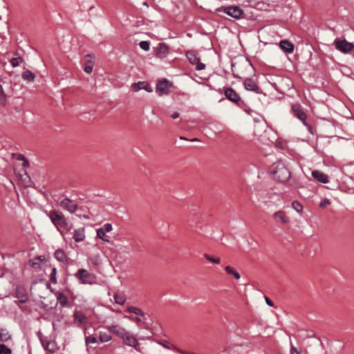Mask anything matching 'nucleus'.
Masks as SVG:
<instances>
[{
	"label": "nucleus",
	"mask_w": 354,
	"mask_h": 354,
	"mask_svg": "<svg viewBox=\"0 0 354 354\" xmlns=\"http://www.w3.org/2000/svg\"><path fill=\"white\" fill-rule=\"evenodd\" d=\"M270 173L276 180L285 182L290 177L289 170L285 167L281 162L274 163L270 168Z\"/></svg>",
	"instance_id": "1"
},
{
	"label": "nucleus",
	"mask_w": 354,
	"mask_h": 354,
	"mask_svg": "<svg viewBox=\"0 0 354 354\" xmlns=\"http://www.w3.org/2000/svg\"><path fill=\"white\" fill-rule=\"evenodd\" d=\"M48 215L57 230L62 234L63 230L66 229L68 225L64 215L57 210L49 212Z\"/></svg>",
	"instance_id": "2"
},
{
	"label": "nucleus",
	"mask_w": 354,
	"mask_h": 354,
	"mask_svg": "<svg viewBox=\"0 0 354 354\" xmlns=\"http://www.w3.org/2000/svg\"><path fill=\"white\" fill-rule=\"evenodd\" d=\"M335 48L344 53H348L354 49V44L347 41L346 39H335L334 41Z\"/></svg>",
	"instance_id": "3"
},
{
	"label": "nucleus",
	"mask_w": 354,
	"mask_h": 354,
	"mask_svg": "<svg viewBox=\"0 0 354 354\" xmlns=\"http://www.w3.org/2000/svg\"><path fill=\"white\" fill-rule=\"evenodd\" d=\"M186 57L192 64L196 65V69L197 71H201L205 69V64L201 62L200 58L197 55L196 52L193 50H189L186 53Z\"/></svg>",
	"instance_id": "4"
},
{
	"label": "nucleus",
	"mask_w": 354,
	"mask_h": 354,
	"mask_svg": "<svg viewBox=\"0 0 354 354\" xmlns=\"http://www.w3.org/2000/svg\"><path fill=\"white\" fill-rule=\"evenodd\" d=\"M113 227L112 225L110 223H106L104 224L102 227L97 230V236L99 239L102 240L104 242L109 243L110 242V237L109 236L106 235V234L107 232H109L112 230Z\"/></svg>",
	"instance_id": "5"
},
{
	"label": "nucleus",
	"mask_w": 354,
	"mask_h": 354,
	"mask_svg": "<svg viewBox=\"0 0 354 354\" xmlns=\"http://www.w3.org/2000/svg\"><path fill=\"white\" fill-rule=\"evenodd\" d=\"M124 345L134 348L137 351L142 352L138 339L130 332L122 339Z\"/></svg>",
	"instance_id": "6"
},
{
	"label": "nucleus",
	"mask_w": 354,
	"mask_h": 354,
	"mask_svg": "<svg viewBox=\"0 0 354 354\" xmlns=\"http://www.w3.org/2000/svg\"><path fill=\"white\" fill-rule=\"evenodd\" d=\"M107 329L121 339H123L129 333L126 328L118 324L109 326Z\"/></svg>",
	"instance_id": "7"
},
{
	"label": "nucleus",
	"mask_w": 354,
	"mask_h": 354,
	"mask_svg": "<svg viewBox=\"0 0 354 354\" xmlns=\"http://www.w3.org/2000/svg\"><path fill=\"white\" fill-rule=\"evenodd\" d=\"M171 86V84L169 81L166 80L160 81L156 85V92L159 95H167L169 93Z\"/></svg>",
	"instance_id": "8"
},
{
	"label": "nucleus",
	"mask_w": 354,
	"mask_h": 354,
	"mask_svg": "<svg viewBox=\"0 0 354 354\" xmlns=\"http://www.w3.org/2000/svg\"><path fill=\"white\" fill-rule=\"evenodd\" d=\"M292 110L294 115L306 124V113L304 111L301 106L299 104H295L292 106Z\"/></svg>",
	"instance_id": "9"
},
{
	"label": "nucleus",
	"mask_w": 354,
	"mask_h": 354,
	"mask_svg": "<svg viewBox=\"0 0 354 354\" xmlns=\"http://www.w3.org/2000/svg\"><path fill=\"white\" fill-rule=\"evenodd\" d=\"M59 205L61 207L68 211L71 213H74L77 208V205L73 201L67 198L61 201Z\"/></svg>",
	"instance_id": "10"
},
{
	"label": "nucleus",
	"mask_w": 354,
	"mask_h": 354,
	"mask_svg": "<svg viewBox=\"0 0 354 354\" xmlns=\"http://www.w3.org/2000/svg\"><path fill=\"white\" fill-rule=\"evenodd\" d=\"M169 48L165 43H160L157 47L155 48V53L159 58H165L169 53Z\"/></svg>",
	"instance_id": "11"
},
{
	"label": "nucleus",
	"mask_w": 354,
	"mask_h": 354,
	"mask_svg": "<svg viewBox=\"0 0 354 354\" xmlns=\"http://www.w3.org/2000/svg\"><path fill=\"white\" fill-rule=\"evenodd\" d=\"M273 218L277 222H279L282 224H288L290 223V217L286 212L282 210L274 213Z\"/></svg>",
	"instance_id": "12"
},
{
	"label": "nucleus",
	"mask_w": 354,
	"mask_h": 354,
	"mask_svg": "<svg viewBox=\"0 0 354 354\" xmlns=\"http://www.w3.org/2000/svg\"><path fill=\"white\" fill-rule=\"evenodd\" d=\"M225 13L235 19H239L243 14V12L238 6H230L225 9Z\"/></svg>",
	"instance_id": "13"
},
{
	"label": "nucleus",
	"mask_w": 354,
	"mask_h": 354,
	"mask_svg": "<svg viewBox=\"0 0 354 354\" xmlns=\"http://www.w3.org/2000/svg\"><path fill=\"white\" fill-rule=\"evenodd\" d=\"M131 88L134 92H138L141 89H144L149 93L152 92V88L150 85L145 81H140L138 82L133 83L131 85Z\"/></svg>",
	"instance_id": "14"
},
{
	"label": "nucleus",
	"mask_w": 354,
	"mask_h": 354,
	"mask_svg": "<svg viewBox=\"0 0 354 354\" xmlns=\"http://www.w3.org/2000/svg\"><path fill=\"white\" fill-rule=\"evenodd\" d=\"M76 277L84 284L91 283L89 279L91 274L85 269H80L75 274Z\"/></svg>",
	"instance_id": "15"
},
{
	"label": "nucleus",
	"mask_w": 354,
	"mask_h": 354,
	"mask_svg": "<svg viewBox=\"0 0 354 354\" xmlns=\"http://www.w3.org/2000/svg\"><path fill=\"white\" fill-rule=\"evenodd\" d=\"M244 88L250 91H253L256 93H259V86L257 84V82L254 80L252 78H247L244 80L243 82Z\"/></svg>",
	"instance_id": "16"
},
{
	"label": "nucleus",
	"mask_w": 354,
	"mask_h": 354,
	"mask_svg": "<svg viewBox=\"0 0 354 354\" xmlns=\"http://www.w3.org/2000/svg\"><path fill=\"white\" fill-rule=\"evenodd\" d=\"M225 95L229 100L234 103H238L241 100L240 96L232 88H227L225 90Z\"/></svg>",
	"instance_id": "17"
},
{
	"label": "nucleus",
	"mask_w": 354,
	"mask_h": 354,
	"mask_svg": "<svg viewBox=\"0 0 354 354\" xmlns=\"http://www.w3.org/2000/svg\"><path fill=\"white\" fill-rule=\"evenodd\" d=\"M85 228L79 227L75 229L73 232V238L76 242H82L85 239Z\"/></svg>",
	"instance_id": "18"
},
{
	"label": "nucleus",
	"mask_w": 354,
	"mask_h": 354,
	"mask_svg": "<svg viewBox=\"0 0 354 354\" xmlns=\"http://www.w3.org/2000/svg\"><path fill=\"white\" fill-rule=\"evenodd\" d=\"M312 176L315 180L320 183H327L328 182V178L327 175L318 170L313 171L312 172Z\"/></svg>",
	"instance_id": "19"
},
{
	"label": "nucleus",
	"mask_w": 354,
	"mask_h": 354,
	"mask_svg": "<svg viewBox=\"0 0 354 354\" xmlns=\"http://www.w3.org/2000/svg\"><path fill=\"white\" fill-rule=\"evenodd\" d=\"M16 297L19 299L20 303L24 304L28 300V294L26 290L21 288H17Z\"/></svg>",
	"instance_id": "20"
},
{
	"label": "nucleus",
	"mask_w": 354,
	"mask_h": 354,
	"mask_svg": "<svg viewBox=\"0 0 354 354\" xmlns=\"http://www.w3.org/2000/svg\"><path fill=\"white\" fill-rule=\"evenodd\" d=\"M281 48L286 53H291L294 50V46L292 44L287 40L281 41L279 43Z\"/></svg>",
	"instance_id": "21"
},
{
	"label": "nucleus",
	"mask_w": 354,
	"mask_h": 354,
	"mask_svg": "<svg viewBox=\"0 0 354 354\" xmlns=\"http://www.w3.org/2000/svg\"><path fill=\"white\" fill-rule=\"evenodd\" d=\"M75 322L80 325H84L87 322L86 317L80 311H76L74 314Z\"/></svg>",
	"instance_id": "22"
},
{
	"label": "nucleus",
	"mask_w": 354,
	"mask_h": 354,
	"mask_svg": "<svg viewBox=\"0 0 354 354\" xmlns=\"http://www.w3.org/2000/svg\"><path fill=\"white\" fill-rule=\"evenodd\" d=\"M55 259L63 263H66L68 261V257L66 253L62 250H57L55 252Z\"/></svg>",
	"instance_id": "23"
},
{
	"label": "nucleus",
	"mask_w": 354,
	"mask_h": 354,
	"mask_svg": "<svg viewBox=\"0 0 354 354\" xmlns=\"http://www.w3.org/2000/svg\"><path fill=\"white\" fill-rule=\"evenodd\" d=\"M111 333L109 330L108 331H100L99 342L103 343L110 341L112 339Z\"/></svg>",
	"instance_id": "24"
},
{
	"label": "nucleus",
	"mask_w": 354,
	"mask_h": 354,
	"mask_svg": "<svg viewBox=\"0 0 354 354\" xmlns=\"http://www.w3.org/2000/svg\"><path fill=\"white\" fill-rule=\"evenodd\" d=\"M84 335H85L86 344L88 345L89 344H95L97 342V337H95V336L88 335V333L87 332V330L86 329L84 330Z\"/></svg>",
	"instance_id": "25"
},
{
	"label": "nucleus",
	"mask_w": 354,
	"mask_h": 354,
	"mask_svg": "<svg viewBox=\"0 0 354 354\" xmlns=\"http://www.w3.org/2000/svg\"><path fill=\"white\" fill-rule=\"evenodd\" d=\"M114 301L119 305H124L126 301V296L124 294H115L113 296Z\"/></svg>",
	"instance_id": "26"
},
{
	"label": "nucleus",
	"mask_w": 354,
	"mask_h": 354,
	"mask_svg": "<svg viewBox=\"0 0 354 354\" xmlns=\"http://www.w3.org/2000/svg\"><path fill=\"white\" fill-rule=\"evenodd\" d=\"M90 262L94 266H98L101 263V256L99 253L93 254L89 257Z\"/></svg>",
	"instance_id": "27"
},
{
	"label": "nucleus",
	"mask_w": 354,
	"mask_h": 354,
	"mask_svg": "<svg viewBox=\"0 0 354 354\" xmlns=\"http://www.w3.org/2000/svg\"><path fill=\"white\" fill-rule=\"evenodd\" d=\"M127 311L130 313L136 314L138 316H144L145 315L144 312L141 309H140L137 307H134V306L127 307Z\"/></svg>",
	"instance_id": "28"
},
{
	"label": "nucleus",
	"mask_w": 354,
	"mask_h": 354,
	"mask_svg": "<svg viewBox=\"0 0 354 354\" xmlns=\"http://www.w3.org/2000/svg\"><path fill=\"white\" fill-rule=\"evenodd\" d=\"M10 339V335L6 329H0V342H7Z\"/></svg>",
	"instance_id": "29"
},
{
	"label": "nucleus",
	"mask_w": 354,
	"mask_h": 354,
	"mask_svg": "<svg viewBox=\"0 0 354 354\" xmlns=\"http://www.w3.org/2000/svg\"><path fill=\"white\" fill-rule=\"evenodd\" d=\"M225 270L227 274L232 275L236 279H239L241 278L239 273L235 271L232 267L227 266L225 268Z\"/></svg>",
	"instance_id": "30"
},
{
	"label": "nucleus",
	"mask_w": 354,
	"mask_h": 354,
	"mask_svg": "<svg viewBox=\"0 0 354 354\" xmlns=\"http://www.w3.org/2000/svg\"><path fill=\"white\" fill-rule=\"evenodd\" d=\"M35 75L30 71H26L22 73V78L24 80H27L28 82H33L35 80Z\"/></svg>",
	"instance_id": "31"
},
{
	"label": "nucleus",
	"mask_w": 354,
	"mask_h": 354,
	"mask_svg": "<svg viewBox=\"0 0 354 354\" xmlns=\"http://www.w3.org/2000/svg\"><path fill=\"white\" fill-rule=\"evenodd\" d=\"M203 257L209 262L215 263V264H219L221 262V259L219 257H216L212 255H209L208 254H204Z\"/></svg>",
	"instance_id": "32"
},
{
	"label": "nucleus",
	"mask_w": 354,
	"mask_h": 354,
	"mask_svg": "<svg viewBox=\"0 0 354 354\" xmlns=\"http://www.w3.org/2000/svg\"><path fill=\"white\" fill-rule=\"evenodd\" d=\"M57 301L62 305V306H66L68 302L67 297L63 293H59L57 296Z\"/></svg>",
	"instance_id": "33"
},
{
	"label": "nucleus",
	"mask_w": 354,
	"mask_h": 354,
	"mask_svg": "<svg viewBox=\"0 0 354 354\" xmlns=\"http://www.w3.org/2000/svg\"><path fill=\"white\" fill-rule=\"evenodd\" d=\"M12 350L5 344H0V354H12Z\"/></svg>",
	"instance_id": "34"
},
{
	"label": "nucleus",
	"mask_w": 354,
	"mask_h": 354,
	"mask_svg": "<svg viewBox=\"0 0 354 354\" xmlns=\"http://www.w3.org/2000/svg\"><path fill=\"white\" fill-rule=\"evenodd\" d=\"M292 207L297 212H301L303 209L301 204L297 201L292 203Z\"/></svg>",
	"instance_id": "35"
},
{
	"label": "nucleus",
	"mask_w": 354,
	"mask_h": 354,
	"mask_svg": "<svg viewBox=\"0 0 354 354\" xmlns=\"http://www.w3.org/2000/svg\"><path fill=\"white\" fill-rule=\"evenodd\" d=\"M30 266L35 270H37L40 268V262L39 261V259H33L30 260L29 262Z\"/></svg>",
	"instance_id": "36"
},
{
	"label": "nucleus",
	"mask_w": 354,
	"mask_h": 354,
	"mask_svg": "<svg viewBox=\"0 0 354 354\" xmlns=\"http://www.w3.org/2000/svg\"><path fill=\"white\" fill-rule=\"evenodd\" d=\"M139 46L142 50L145 51H148L150 48V44L149 41H140Z\"/></svg>",
	"instance_id": "37"
},
{
	"label": "nucleus",
	"mask_w": 354,
	"mask_h": 354,
	"mask_svg": "<svg viewBox=\"0 0 354 354\" xmlns=\"http://www.w3.org/2000/svg\"><path fill=\"white\" fill-rule=\"evenodd\" d=\"M21 62L22 59L21 57H15L11 59L10 64L12 67H17L20 64Z\"/></svg>",
	"instance_id": "38"
},
{
	"label": "nucleus",
	"mask_w": 354,
	"mask_h": 354,
	"mask_svg": "<svg viewBox=\"0 0 354 354\" xmlns=\"http://www.w3.org/2000/svg\"><path fill=\"white\" fill-rule=\"evenodd\" d=\"M85 60H86V64H91V65L94 64V62H95L94 57L91 55H87L85 57Z\"/></svg>",
	"instance_id": "39"
},
{
	"label": "nucleus",
	"mask_w": 354,
	"mask_h": 354,
	"mask_svg": "<svg viewBox=\"0 0 354 354\" xmlns=\"http://www.w3.org/2000/svg\"><path fill=\"white\" fill-rule=\"evenodd\" d=\"M330 202L328 198H324L319 203V207L322 208H325L327 205H330Z\"/></svg>",
	"instance_id": "40"
},
{
	"label": "nucleus",
	"mask_w": 354,
	"mask_h": 354,
	"mask_svg": "<svg viewBox=\"0 0 354 354\" xmlns=\"http://www.w3.org/2000/svg\"><path fill=\"white\" fill-rule=\"evenodd\" d=\"M6 95L2 88L1 91H0V104L2 105H4L6 104Z\"/></svg>",
	"instance_id": "41"
},
{
	"label": "nucleus",
	"mask_w": 354,
	"mask_h": 354,
	"mask_svg": "<svg viewBox=\"0 0 354 354\" xmlns=\"http://www.w3.org/2000/svg\"><path fill=\"white\" fill-rule=\"evenodd\" d=\"M93 65H91V64H85V66H84V71L86 73H91L92 71H93Z\"/></svg>",
	"instance_id": "42"
},
{
	"label": "nucleus",
	"mask_w": 354,
	"mask_h": 354,
	"mask_svg": "<svg viewBox=\"0 0 354 354\" xmlns=\"http://www.w3.org/2000/svg\"><path fill=\"white\" fill-rule=\"evenodd\" d=\"M55 275H56V268H53L52 270V272H51V274H50V281L53 283H55L56 282Z\"/></svg>",
	"instance_id": "43"
},
{
	"label": "nucleus",
	"mask_w": 354,
	"mask_h": 354,
	"mask_svg": "<svg viewBox=\"0 0 354 354\" xmlns=\"http://www.w3.org/2000/svg\"><path fill=\"white\" fill-rule=\"evenodd\" d=\"M290 354H300V352L296 347L292 346L290 348Z\"/></svg>",
	"instance_id": "44"
},
{
	"label": "nucleus",
	"mask_w": 354,
	"mask_h": 354,
	"mask_svg": "<svg viewBox=\"0 0 354 354\" xmlns=\"http://www.w3.org/2000/svg\"><path fill=\"white\" fill-rule=\"evenodd\" d=\"M141 316H138L135 318H131L129 317L130 319L135 321L136 323H140L142 322V319L140 318Z\"/></svg>",
	"instance_id": "45"
},
{
	"label": "nucleus",
	"mask_w": 354,
	"mask_h": 354,
	"mask_svg": "<svg viewBox=\"0 0 354 354\" xmlns=\"http://www.w3.org/2000/svg\"><path fill=\"white\" fill-rule=\"evenodd\" d=\"M266 302L268 306H273L272 301L268 297H266Z\"/></svg>",
	"instance_id": "46"
},
{
	"label": "nucleus",
	"mask_w": 354,
	"mask_h": 354,
	"mask_svg": "<svg viewBox=\"0 0 354 354\" xmlns=\"http://www.w3.org/2000/svg\"><path fill=\"white\" fill-rule=\"evenodd\" d=\"M179 117V113L178 112H175L171 115V118L173 119H176Z\"/></svg>",
	"instance_id": "47"
},
{
	"label": "nucleus",
	"mask_w": 354,
	"mask_h": 354,
	"mask_svg": "<svg viewBox=\"0 0 354 354\" xmlns=\"http://www.w3.org/2000/svg\"><path fill=\"white\" fill-rule=\"evenodd\" d=\"M28 165H29V164H28V161L26 159H25L24 160H23V167H28Z\"/></svg>",
	"instance_id": "48"
},
{
	"label": "nucleus",
	"mask_w": 354,
	"mask_h": 354,
	"mask_svg": "<svg viewBox=\"0 0 354 354\" xmlns=\"http://www.w3.org/2000/svg\"><path fill=\"white\" fill-rule=\"evenodd\" d=\"M26 158L24 157V156L21 155V154H19L17 157V160H24Z\"/></svg>",
	"instance_id": "49"
},
{
	"label": "nucleus",
	"mask_w": 354,
	"mask_h": 354,
	"mask_svg": "<svg viewBox=\"0 0 354 354\" xmlns=\"http://www.w3.org/2000/svg\"><path fill=\"white\" fill-rule=\"evenodd\" d=\"M35 259H39V261H44L45 259L44 257L43 256H39L37 257H36Z\"/></svg>",
	"instance_id": "50"
},
{
	"label": "nucleus",
	"mask_w": 354,
	"mask_h": 354,
	"mask_svg": "<svg viewBox=\"0 0 354 354\" xmlns=\"http://www.w3.org/2000/svg\"><path fill=\"white\" fill-rule=\"evenodd\" d=\"M162 345L165 348H168V349L171 348V347H170L167 344H165V343H164V344H162Z\"/></svg>",
	"instance_id": "51"
},
{
	"label": "nucleus",
	"mask_w": 354,
	"mask_h": 354,
	"mask_svg": "<svg viewBox=\"0 0 354 354\" xmlns=\"http://www.w3.org/2000/svg\"><path fill=\"white\" fill-rule=\"evenodd\" d=\"M198 138H193V139L191 140V141H192V142L198 141Z\"/></svg>",
	"instance_id": "52"
},
{
	"label": "nucleus",
	"mask_w": 354,
	"mask_h": 354,
	"mask_svg": "<svg viewBox=\"0 0 354 354\" xmlns=\"http://www.w3.org/2000/svg\"><path fill=\"white\" fill-rule=\"evenodd\" d=\"M178 352L181 353L182 354H185L183 351H179V350H177Z\"/></svg>",
	"instance_id": "53"
},
{
	"label": "nucleus",
	"mask_w": 354,
	"mask_h": 354,
	"mask_svg": "<svg viewBox=\"0 0 354 354\" xmlns=\"http://www.w3.org/2000/svg\"><path fill=\"white\" fill-rule=\"evenodd\" d=\"M48 348H50V344H48V347H46V349H48Z\"/></svg>",
	"instance_id": "54"
},
{
	"label": "nucleus",
	"mask_w": 354,
	"mask_h": 354,
	"mask_svg": "<svg viewBox=\"0 0 354 354\" xmlns=\"http://www.w3.org/2000/svg\"><path fill=\"white\" fill-rule=\"evenodd\" d=\"M48 348H50V344H48V347H46V349H48Z\"/></svg>",
	"instance_id": "55"
},
{
	"label": "nucleus",
	"mask_w": 354,
	"mask_h": 354,
	"mask_svg": "<svg viewBox=\"0 0 354 354\" xmlns=\"http://www.w3.org/2000/svg\"><path fill=\"white\" fill-rule=\"evenodd\" d=\"M48 348H50V344H48V347H46V349H48Z\"/></svg>",
	"instance_id": "56"
},
{
	"label": "nucleus",
	"mask_w": 354,
	"mask_h": 354,
	"mask_svg": "<svg viewBox=\"0 0 354 354\" xmlns=\"http://www.w3.org/2000/svg\"><path fill=\"white\" fill-rule=\"evenodd\" d=\"M1 89H2V86H1V85L0 84V91H1Z\"/></svg>",
	"instance_id": "57"
}]
</instances>
